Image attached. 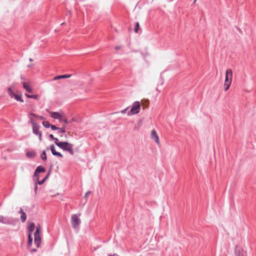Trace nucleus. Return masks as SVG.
Masks as SVG:
<instances>
[{
    "label": "nucleus",
    "mask_w": 256,
    "mask_h": 256,
    "mask_svg": "<svg viewBox=\"0 0 256 256\" xmlns=\"http://www.w3.org/2000/svg\"><path fill=\"white\" fill-rule=\"evenodd\" d=\"M55 144L60 148L73 154L72 145L68 142H60L58 138L55 139Z\"/></svg>",
    "instance_id": "2"
},
{
    "label": "nucleus",
    "mask_w": 256,
    "mask_h": 256,
    "mask_svg": "<svg viewBox=\"0 0 256 256\" xmlns=\"http://www.w3.org/2000/svg\"><path fill=\"white\" fill-rule=\"evenodd\" d=\"M140 105L138 102H135L133 103L130 110L128 112V115L135 114L139 112Z\"/></svg>",
    "instance_id": "3"
},
{
    "label": "nucleus",
    "mask_w": 256,
    "mask_h": 256,
    "mask_svg": "<svg viewBox=\"0 0 256 256\" xmlns=\"http://www.w3.org/2000/svg\"><path fill=\"white\" fill-rule=\"evenodd\" d=\"M59 79H61L60 76H56L53 78L54 80H58Z\"/></svg>",
    "instance_id": "32"
},
{
    "label": "nucleus",
    "mask_w": 256,
    "mask_h": 256,
    "mask_svg": "<svg viewBox=\"0 0 256 256\" xmlns=\"http://www.w3.org/2000/svg\"><path fill=\"white\" fill-rule=\"evenodd\" d=\"M48 174H47L46 176L42 180H39V179H38L36 180V182H37V184H40V185L42 184L48 178Z\"/></svg>",
    "instance_id": "16"
},
{
    "label": "nucleus",
    "mask_w": 256,
    "mask_h": 256,
    "mask_svg": "<svg viewBox=\"0 0 256 256\" xmlns=\"http://www.w3.org/2000/svg\"><path fill=\"white\" fill-rule=\"evenodd\" d=\"M27 156L30 158H33L35 156V152L33 151L28 152H26Z\"/></svg>",
    "instance_id": "18"
},
{
    "label": "nucleus",
    "mask_w": 256,
    "mask_h": 256,
    "mask_svg": "<svg viewBox=\"0 0 256 256\" xmlns=\"http://www.w3.org/2000/svg\"><path fill=\"white\" fill-rule=\"evenodd\" d=\"M34 244L36 245L37 248H38L40 246V243H41V238L40 236V234H34Z\"/></svg>",
    "instance_id": "9"
},
{
    "label": "nucleus",
    "mask_w": 256,
    "mask_h": 256,
    "mask_svg": "<svg viewBox=\"0 0 256 256\" xmlns=\"http://www.w3.org/2000/svg\"><path fill=\"white\" fill-rule=\"evenodd\" d=\"M29 60H30V62H32V60H32V58H30L29 59Z\"/></svg>",
    "instance_id": "40"
},
{
    "label": "nucleus",
    "mask_w": 256,
    "mask_h": 256,
    "mask_svg": "<svg viewBox=\"0 0 256 256\" xmlns=\"http://www.w3.org/2000/svg\"><path fill=\"white\" fill-rule=\"evenodd\" d=\"M80 222L81 220L77 214H74L72 216L71 223L74 228H77L80 224Z\"/></svg>",
    "instance_id": "5"
},
{
    "label": "nucleus",
    "mask_w": 256,
    "mask_h": 256,
    "mask_svg": "<svg viewBox=\"0 0 256 256\" xmlns=\"http://www.w3.org/2000/svg\"><path fill=\"white\" fill-rule=\"evenodd\" d=\"M150 138L153 140H154V142L158 145L159 146L160 144V140H159V137H158V135L156 130H152V132H150Z\"/></svg>",
    "instance_id": "7"
},
{
    "label": "nucleus",
    "mask_w": 256,
    "mask_h": 256,
    "mask_svg": "<svg viewBox=\"0 0 256 256\" xmlns=\"http://www.w3.org/2000/svg\"><path fill=\"white\" fill-rule=\"evenodd\" d=\"M72 74H64L61 75L60 78H70L72 76Z\"/></svg>",
    "instance_id": "24"
},
{
    "label": "nucleus",
    "mask_w": 256,
    "mask_h": 256,
    "mask_svg": "<svg viewBox=\"0 0 256 256\" xmlns=\"http://www.w3.org/2000/svg\"><path fill=\"white\" fill-rule=\"evenodd\" d=\"M25 95L28 98H32L36 100H38L39 98V96L38 94L29 95L28 94H26Z\"/></svg>",
    "instance_id": "19"
},
{
    "label": "nucleus",
    "mask_w": 256,
    "mask_h": 256,
    "mask_svg": "<svg viewBox=\"0 0 256 256\" xmlns=\"http://www.w3.org/2000/svg\"><path fill=\"white\" fill-rule=\"evenodd\" d=\"M40 226L38 224V226H36V230L34 234H40Z\"/></svg>",
    "instance_id": "25"
},
{
    "label": "nucleus",
    "mask_w": 256,
    "mask_h": 256,
    "mask_svg": "<svg viewBox=\"0 0 256 256\" xmlns=\"http://www.w3.org/2000/svg\"><path fill=\"white\" fill-rule=\"evenodd\" d=\"M51 151L54 155H56L60 156L61 158H62V155L58 152H56L55 148L54 146H52L50 148Z\"/></svg>",
    "instance_id": "14"
},
{
    "label": "nucleus",
    "mask_w": 256,
    "mask_h": 256,
    "mask_svg": "<svg viewBox=\"0 0 256 256\" xmlns=\"http://www.w3.org/2000/svg\"><path fill=\"white\" fill-rule=\"evenodd\" d=\"M41 158L42 160H44L46 159V154L45 152H43L41 154Z\"/></svg>",
    "instance_id": "27"
},
{
    "label": "nucleus",
    "mask_w": 256,
    "mask_h": 256,
    "mask_svg": "<svg viewBox=\"0 0 256 256\" xmlns=\"http://www.w3.org/2000/svg\"><path fill=\"white\" fill-rule=\"evenodd\" d=\"M36 252V248H34V249L31 250V252Z\"/></svg>",
    "instance_id": "37"
},
{
    "label": "nucleus",
    "mask_w": 256,
    "mask_h": 256,
    "mask_svg": "<svg viewBox=\"0 0 256 256\" xmlns=\"http://www.w3.org/2000/svg\"><path fill=\"white\" fill-rule=\"evenodd\" d=\"M90 191H88L86 192V194H85V196H84V198H86L89 194H90Z\"/></svg>",
    "instance_id": "33"
},
{
    "label": "nucleus",
    "mask_w": 256,
    "mask_h": 256,
    "mask_svg": "<svg viewBox=\"0 0 256 256\" xmlns=\"http://www.w3.org/2000/svg\"><path fill=\"white\" fill-rule=\"evenodd\" d=\"M34 228H35L34 224L33 222L30 223L28 227V234H30V235H32V232L34 230Z\"/></svg>",
    "instance_id": "11"
},
{
    "label": "nucleus",
    "mask_w": 256,
    "mask_h": 256,
    "mask_svg": "<svg viewBox=\"0 0 256 256\" xmlns=\"http://www.w3.org/2000/svg\"><path fill=\"white\" fill-rule=\"evenodd\" d=\"M32 235H30V234H28V246H30L32 242Z\"/></svg>",
    "instance_id": "20"
},
{
    "label": "nucleus",
    "mask_w": 256,
    "mask_h": 256,
    "mask_svg": "<svg viewBox=\"0 0 256 256\" xmlns=\"http://www.w3.org/2000/svg\"><path fill=\"white\" fill-rule=\"evenodd\" d=\"M46 169L42 166H38L36 169L34 176H33V180H36L39 179L40 176V174L45 172Z\"/></svg>",
    "instance_id": "4"
},
{
    "label": "nucleus",
    "mask_w": 256,
    "mask_h": 256,
    "mask_svg": "<svg viewBox=\"0 0 256 256\" xmlns=\"http://www.w3.org/2000/svg\"><path fill=\"white\" fill-rule=\"evenodd\" d=\"M9 94L10 96L12 98L16 94L12 92L11 88H10L8 90Z\"/></svg>",
    "instance_id": "23"
},
{
    "label": "nucleus",
    "mask_w": 256,
    "mask_h": 256,
    "mask_svg": "<svg viewBox=\"0 0 256 256\" xmlns=\"http://www.w3.org/2000/svg\"><path fill=\"white\" fill-rule=\"evenodd\" d=\"M30 115L34 116V117H36V118H37L38 116L34 114H30Z\"/></svg>",
    "instance_id": "38"
},
{
    "label": "nucleus",
    "mask_w": 256,
    "mask_h": 256,
    "mask_svg": "<svg viewBox=\"0 0 256 256\" xmlns=\"http://www.w3.org/2000/svg\"><path fill=\"white\" fill-rule=\"evenodd\" d=\"M50 127L52 130H56L59 129V128H57L56 126L52 124H51V126Z\"/></svg>",
    "instance_id": "30"
},
{
    "label": "nucleus",
    "mask_w": 256,
    "mask_h": 256,
    "mask_svg": "<svg viewBox=\"0 0 256 256\" xmlns=\"http://www.w3.org/2000/svg\"><path fill=\"white\" fill-rule=\"evenodd\" d=\"M235 254L236 256H243L242 251L239 248L236 246L235 249Z\"/></svg>",
    "instance_id": "15"
},
{
    "label": "nucleus",
    "mask_w": 256,
    "mask_h": 256,
    "mask_svg": "<svg viewBox=\"0 0 256 256\" xmlns=\"http://www.w3.org/2000/svg\"><path fill=\"white\" fill-rule=\"evenodd\" d=\"M233 72L232 69L228 68L226 71L224 82V90L227 91L232 82Z\"/></svg>",
    "instance_id": "1"
},
{
    "label": "nucleus",
    "mask_w": 256,
    "mask_h": 256,
    "mask_svg": "<svg viewBox=\"0 0 256 256\" xmlns=\"http://www.w3.org/2000/svg\"><path fill=\"white\" fill-rule=\"evenodd\" d=\"M62 122H64L65 124H68V120L66 118V116H64V115L63 116V119H62Z\"/></svg>",
    "instance_id": "29"
},
{
    "label": "nucleus",
    "mask_w": 256,
    "mask_h": 256,
    "mask_svg": "<svg viewBox=\"0 0 256 256\" xmlns=\"http://www.w3.org/2000/svg\"><path fill=\"white\" fill-rule=\"evenodd\" d=\"M128 108H126V109H124V110H122V111H121V112H122V114H124V113H126V110H127V109H128Z\"/></svg>",
    "instance_id": "34"
},
{
    "label": "nucleus",
    "mask_w": 256,
    "mask_h": 256,
    "mask_svg": "<svg viewBox=\"0 0 256 256\" xmlns=\"http://www.w3.org/2000/svg\"><path fill=\"white\" fill-rule=\"evenodd\" d=\"M139 27H140L139 23L138 22H137L136 23V28H135V29H134V31H135V32L136 33H137L138 32V29H139Z\"/></svg>",
    "instance_id": "26"
},
{
    "label": "nucleus",
    "mask_w": 256,
    "mask_h": 256,
    "mask_svg": "<svg viewBox=\"0 0 256 256\" xmlns=\"http://www.w3.org/2000/svg\"><path fill=\"white\" fill-rule=\"evenodd\" d=\"M58 130H59V132H59L64 133L66 132L64 126L62 128L58 129Z\"/></svg>",
    "instance_id": "28"
},
{
    "label": "nucleus",
    "mask_w": 256,
    "mask_h": 256,
    "mask_svg": "<svg viewBox=\"0 0 256 256\" xmlns=\"http://www.w3.org/2000/svg\"><path fill=\"white\" fill-rule=\"evenodd\" d=\"M37 118H40V120H43L44 119V118L42 116H38Z\"/></svg>",
    "instance_id": "39"
},
{
    "label": "nucleus",
    "mask_w": 256,
    "mask_h": 256,
    "mask_svg": "<svg viewBox=\"0 0 256 256\" xmlns=\"http://www.w3.org/2000/svg\"><path fill=\"white\" fill-rule=\"evenodd\" d=\"M0 222L4 224H8L10 223L9 218H4L3 216L0 215Z\"/></svg>",
    "instance_id": "10"
},
{
    "label": "nucleus",
    "mask_w": 256,
    "mask_h": 256,
    "mask_svg": "<svg viewBox=\"0 0 256 256\" xmlns=\"http://www.w3.org/2000/svg\"><path fill=\"white\" fill-rule=\"evenodd\" d=\"M22 85H23V87L28 92H32V88L30 87V86L27 83L25 82H22Z\"/></svg>",
    "instance_id": "13"
},
{
    "label": "nucleus",
    "mask_w": 256,
    "mask_h": 256,
    "mask_svg": "<svg viewBox=\"0 0 256 256\" xmlns=\"http://www.w3.org/2000/svg\"><path fill=\"white\" fill-rule=\"evenodd\" d=\"M50 138H52V139L54 140H55V139H56V138H55L54 137V136L52 134H50Z\"/></svg>",
    "instance_id": "35"
},
{
    "label": "nucleus",
    "mask_w": 256,
    "mask_h": 256,
    "mask_svg": "<svg viewBox=\"0 0 256 256\" xmlns=\"http://www.w3.org/2000/svg\"><path fill=\"white\" fill-rule=\"evenodd\" d=\"M31 122L32 124V129L34 133L36 134H38L40 139H41L42 134L40 132H38V126L36 124V122H35V120L32 118L31 119Z\"/></svg>",
    "instance_id": "8"
},
{
    "label": "nucleus",
    "mask_w": 256,
    "mask_h": 256,
    "mask_svg": "<svg viewBox=\"0 0 256 256\" xmlns=\"http://www.w3.org/2000/svg\"><path fill=\"white\" fill-rule=\"evenodd\" d=\"M142 104L146 108L148 107L149 106V100H142Z\"/></svg>",
    "instance_id": "17"
},
{
    "label": "nucleus",
    "mask_w": 256,
    "mask_h": 256,
    "mask_svg": "<svg viewBox=\"0 0 256 256\" xmlns=\"http://www.w3.org/2000/svg\"><path fill=\"white\" fill-rule=\"evenodd\" d=\"M37 190H38L37 182H35L34 192L36 194V192H37Z\"/></svg>",
    "instance_id": "31"
},
{
    "label": "nucleus",
    "mask_w": 256,
    "mask_h": 256,
    "mask_svg": "<svg viewBox=\"0 0 256 256\" xmlns=\"http://www.w3.org/2000/svg\"><path fill=\"white\" fill-rule=\"evenodd\" d=\"M50 116L55 119L59 120L60 122L62 121L64 114L62 112H50Z\"/></svg>",
    "instance_id": "6"
},
{
    "label": "nucleus",
    "mask_w": 256,
    "mask_h": 256,
    "mask_svg": "<svg viewBox=\"0 0 256 256\" xmlns=\"http://www.w3.org/2000/svg\"><path fill=\"white\" fill-rule=\"evenodd\" d=\"M19 212L21 214L20 219L22 222H24L26 219V214L24 212L22 208H20Z\"/></svg>",
    "instance_id": "12"
},
{
    "label": "nucleus",
    "mask_w": 256,
    "mask_h": 256,
    "mask_svg": "<svg viewBox=\"0 0 256 256\" xmlns=\"http://www.w3.org/2000/svg\"><path fill=\"white\" fill-rule=\"evenodd\" d=\"M13 97L16 100L20 101L21 102H23V100H22V98H21V96H20V95H18V94H15Z\"/></svg>",
    "instance_id": "21"
},
{
    "label": "nucleus",
    "mask_w": 256,
    "mask_h": 256,
    "mask_svg": "<svg viewBox=\"0 0 256 256\" xmlns=\"http://www.w3.org/2000/svg\"><path fill=\"white\" fill-rule=\"evenodd\" d=\"M42 124L46 128H50L51 126V124L48 121L43 122Z\"/></svg>",
    "instance_id": "22"
},
{
    "label": "nucleus",
    "mask_w": 256,
    "mask_h": 256,
    "mask_svg": "<svg viewBox=\"0 0 256 256\" xmlns=\"http://www.w3.org/2000/svg\"><path fill=\"white\" fill-rule=\"evenodd\" d=\"M120 48H121V46H116V47L115 48V49H116V50H120Z\"/></svg>",
    "instance_id": "36"
}]
</instances>
